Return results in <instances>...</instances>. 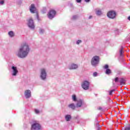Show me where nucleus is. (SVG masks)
I'll use <instances>...</instances> for the list:
<instances>
[{"label":"nucleus","instance_id":"nucleus-1","mask_svg":"<svg viewBox=\"0 0 130 130\" xmlns=\"http://www.w3.org/2000/svg\"><path fill=\"white\" fill-rule=\"evenodd\" d=\"M29 51L30 48H29L28 44H22L19 48L17 55L18 57H20V58H25L29 54Z\"/></svg>","mask_w":130,"mask_h":130},{"label":"nucleus","instance_id":"nucleus-2","mask_svg":"<svg viewBox=\"0 0 130 130\" xmlns=\"http://www.w3.org/2000/svg\"><path fill=\"white\" fill-rule=\"evenodd\" d=\"M91 62L92 66H97L99 63V56H94L92 58Z\"/></svg>","mask_w":130,"mask_h":130},{"label":"nucleus","instance_id":"nucleus-3","mask_svg":"<svg viewBox=\"0 0 130 130\" xmlns=\"http://www.w3.org/2000/svg\"><path fill=\"white\" fill-rule=\"evenodd\" d=\"M41 128V126L39 123H34L31 125V130H40Z\"/></svg>","mask_w":130,"mask_h":130},{"label":"nucleus","instance_id":"nucleus-4","mask_svg":"<svg viewBox=\"0 0 130 130\" xmlns=\"http://www.w3.org/2000/svg\"><path fill=\"white\" fill-rule=\"evenodd\" d=\"M115 16H116V13L114 11H109L107 13V16L110 19H114Z\"/></svg>","mask_w":130,"mask_h":130},{"label":"nucleus","instance_id":"nucleus-5","mask_svg":"<svg viewBox=\"0 0 130 130\" xmlns=\"http://www.w3.org/2000/svg\"><path fill=\"white\" fill-rule=\"evenodd\" d=\"M89 82L85 81L83 82L82 84V87L84 90H88V89H89Z\"/></svg>","mask_w":130,"mask_h":130},{"label":"nucleus","instance_id":"nucleus-6","mask_svg":"<svg viewBox=\"0 0 130 130\" xmlns=\"http://www.w3.org/2000/svg\"><path fill=\"white\" fill-rule=\"evenodd\" d=\"M27 24L29 28H31V29H34L35 26L34 25V22H33V20L32 19L30 18L28 20Z\"/></svg>","mask_w":130,"mask_h":130},{"label":"nucleus","instance_id":"nucleus-7","mask_svg":"<svg viewBox=\"0 0 130 130\" xmlns=\"http://www.w3.org/2000/svg\"><path fill=\"white\" fill-rule=\"evenodd\" d=\"M54 16H55V11L54 10H51L48 14L49 19H52L53 18H54Z\"/></svg>","mask_w":130,"mask_h":130},{"label":"nucleus","instance_id":"nucleus-8","mask_svg":"<svg viewBox=\"0 0 130 130\" xmlns=\"http://www.w3.org/2000/svg\"><path fill=\"white\" fill-rule=\"evenodd\" d=\"M41 77L42 80H44L46 78V72H45V70L44 69L41 70Z\"/></svg>","mask_w":130,"mask_h":130},{"label":"nucleus","instance_id":"nucleus-9","mask_svg":"<svg viewBox=\"0 0 130 130\" xmlns=\"http://www.w3.org/2000/svg\"><path fill=\"white\" fill-rule=\"evenodd\" d=\"M30 11L32 14H34L36 12V8H35V6L34 4H31L29 8Z\"/></svg>","mask_w":130,"mask_h":130},{"label":"nucleus","instance_id":"nucleus-10","mask_svg":"<svg viewBox=\"0 0 130 130\" xmlns=\"http://www.w3.org/2000/svg\"><path fill=\"white\" fill-rule=\"evenodd\" d=\"M24 95L26 98H30V97H31V91H30V90H25Z\"/></svg>","mask_w":130,"mask_h":130},{"label":"nucleus","instance_id":"nucleus-11","mask_svg":"<svg viewBox=\"0 0 130 130\" xmlns=\"http://www.w3.org/2000/svg\"><path fill=\"white\" fill-rule=\"evenodd\" d=\"M13 73L12 74L13 76H16L18 74V70H17V67H12V68Z\"/></svg>","mask_w":130,"mask_h":130},{"label":"nucleus","instance_id":"nucleus-12","mask_svg":"<svg viewBox=\"0 0 130 130\" xmlns=\"http://www.w3.org/2000/svg\"><path fill=\"white\" fill-rule=\"evenodd\" d=\"M70 70H75V69H78V65L76 64H72L69 67Z\"/></svg>","mask_w":130,"mask_h":130},{"label":"nucleus","instance_id":"nucleus-13","mask_svg":"<svg viewBox=\"0 0 130 130\" xmlns=\"http://www.w3.org/2000/svg\"><path fill=\"white\" fill-rule=\"evenodd\" d=\"M82 103H83L82 100H80L79 101H78L77 104V107H81V106H82Z\"/></svg>","mask_w":130,"mask_h":130},{"label":"nucleus","instance_id":"nucleus-14","mask_svg":"<svg viewBox=\"0 0 130 130\" xmlns=\"http://www.w3.org/2000/svg\"><path fill=\"white\" fill-rule=\"evenodd\" d=\"M102 14V12H101V10L97 9H96V14L98 16H100V15H101Z\"/></svg>","mask_w":130,"mask_h":130},{"label":"nucleus","instance_id":"nucleus-15","mask_svg":"<svg viewBox=\"0 0 130 130\" xmlns=\"http://www.w3.org/2000/svg\"><path fill=\"white\" fill-rule=\"evenodd\" d=\"M65 118L67 120V121H70V119H71V115H67L66 116Z\"/></svg>","mask_w":130,"mask_h":130},{"label":"nucleus","instance_id":"nucleus-16","mask_svg":"<svg viewBox=\"0 0 130 130\" xmlns=\"http://www.w3.org/2000/svg\"><path fill=\"white\" fill-rule=\"evenodd\" d=\"M69 107H70V108H72V109H75V106L74 104H71L69 105Z\"/></svg>","mask_w":130,"mask_h":130},{"label":"nucleus","instance_id":"nucleus-17","mask_svg":"<svg viewBox=\"0 0 130 130\" xmlns=\"http://www.w3.org/2000/svg\"><path fill=\"white\" fill-rule=\"evenodd\" d=\"M106 74H107V75H109V74H111V70H110V69H107L106 71Z\"/></svg>","mask_w":130,"mask_h":130},{"label":"nucleus","instance_id":"nucleus-18","mask_svg":"<svg viewBox=\"0 0 130 130\" xmlns=\"http://www.w3.org/2000/svg\"><path fill=\"white\" fill-rule=\"evenodd\" d=\"M9 36H10V37H13V36H14V32L11 31H9L8 33Z\"/></svg>","mask_w":130,"mask_h":130},{"label":"nucleus","instance_id":"nucleus-19","mask_svg":"<svg viewBox=\"0 0 130 130\" xmlns=\"http://www.w3.org/2000/svg\"><path fill=\"white\" fill-rule=\"evenodd\" d=\"M72 99L73 101H77V98L76 96V95H72Z\"/></svg>","mask_w":130,"mask_h":130},{"label":"nucleus","instance_id":"nucleus-20","mask_svg":"<svg viewBox=\"0 0 130 130\" xmlns=\"http://www.w3.org/2000/svg\"><path fill=\"white\" fill-rule=\"evenodd\" d=\"M125 130H130V125L125 128Z\"/></svg>","mask_w":130,"mask_h":130},{"label":"nucleus","instance_id":"nucleus-21","mask_svg":"<svg viewBox=\"0 0 130 130\" xmlns=\"http://www.w3.org/2000/svg\"><path fill=\"white\" fill-rule=\"evenodd\" d=\"M108 68H109V66L108 64H106L105 65L104 67V68L105 69H108Z\"/></svg>","mask_w":130,"mask_h":130},{"label":"nucleus","instance_id":"nucleus-22","mask_svg":"<svg viewBox=\"0 0 130 130\" xmlns=\"http://www.w3.org/2000/svg\"><path fill=\"white\" fill-rule=\"evenodd\" d=\"M5 3V1L4 0H1L0 1V5H3V4H4Z\"/></svg>","mask_w":130,"mask_h":130},{"label":"nucleus","instance_id":"nucleus-23","mask_svg":"<svg viewBox=\"0 0 130 130\" xmlns=\"http://www.w3.org/2000/svg\"><path fill=\"white\" fill-rule=\"evenodd\" d=\"M123 53V51H122V49H121L120 50V55H122V53Z\"/></svg>","mask_w":130,"mask_h":130},{"label":"nucleus","instance_id":"nucleus-24","mask_svg":"<svg viewBox=\"0 0 130 130\" xmlns=\"http://www.w3.org/2000/svg\"><path fill=\"white\" fill-rule=\"evenodd\" d=\"M35 113L37 114L39 113V110H37V109H35Z\"/></svg>","mask_w":130,"mask_h":130},{"label":"nucleus","instance_id":"nucleus-25","mask_svg":"<svg viewBox=\"0 0 130 130\" xmlns=\"http://www.w3.org/2000/svg\"><path fill=\"white\" fill-rule=\"evenodd\" d=\"M81 42H82V41L79 40L77 42V44H80Z\"/></svg>","mask_w":130,"mask_h":130},{"label":"nucleus","instance_id":"nucleus-26","mask_svg":"<svg viewBox=\"0 0 130 130\" xmlns=\"http://www.w3.org/2000/svg\"><path fill=\"white\" fill-rule=\"evenodd\" d=\"M93 77H97V72L93 73Z\"/></svg>","mask_w":130,"mask_h":130},{"label":"nucleus","instance_id":"nucleus-27","mask_svg":"<svg viewBox=\"0 0 130 130\" xmlns=\"http://www.w3.org/2000/svg\"><path fill=\"white\" fill-rule=\"evenodd\" d=\"M114 91V90H112L110 91L109 94L110 95H112V92Z\"/></svg>","mask_w":130,"mask_h":130},{"label":"nucleus","instance_id":"nucleus-28","mask_svg":"<svg viewBox=\"0 0 130 130\" xmlns=\"http://www.w3.org/2000/svg\"><path fill=\"white\" fill-rule=\"evenodd\" d=\"M115 82H118V78H116L115 79Z\"/></svg>","mask_w":130,"mask_h":130},{"label":"nucleus","instance_id":"nucleus-29","mask_svg":"<svg viewBox=\"0 0 130 130\" xmlns=\"http://www.w3.org/2000/svg\"><path fill=\"white\" fill-rule=\"evenodd\" d=\"M40 33H43V32H44V30H43V29H40Z\"/></svg>","mask_w":130,"mask_h":130},{"label":"nucleus","instance_id":"nucleus-30","mask_svg":"<svg viewBox=\"0 0 130 130\" xmlns=\"http://www.w3.org/2000/svg\"><path fill=\"white\" fill-rule=\"evenodd\" d=\"M77 17V16H74L73 17V19H76V18Z\"/></svg>","mask_w":130,"mask_h":130},{"label":"nucleus","instance_id":"nucleus-31","mask_svg":"<svg viewBox=\"0 0 130 130\" xmlns=\"http://www.w3.org/2000/svg\"><path fill=\"white\" fill-rule=\"evenodd\" d=\"M81 0H76L77 3H81Z\"/></svg>","mask_w":130,"mask_h":130},{"label":"nucleus","instance_id":"nucleus-32","mask_svg":"<svg viewBox=\"0 0 130 130\" xmlns=\"http://www.w3.org/2000/svg\"><path fill=\"white\" fill-rule=\"evenodd\" d=\"M85 2H86V3H89V2H90V0H85Z\"/></svg>","mask_w":130,"mask_h":130},{"label":"nucleus","instance_id":"nucleus-33","mask_svg":"<svg viewBox=\"0 0 130 130\" xmlns=\"http://www.w3.org/2000/svg\"><path fill=\"white\" fill-rule=\"evenodd\" d=\"M128 20H129V21H130V16L128 17Z\"/></svg>","mask_w":130,"mask_h":130},{"label":"nucleus","instance_id":"nucleus-34","mask_svg":"<svg viewBox=\"0 0 130 130\" xmlns=\"http://www.w3.org/2000/svg\"><path fill=\"white\" fill-rule=\"evenodd\" d=\"M99 108H100V109H99L100 110L102 109V108H101V107H99Z\"/></svg>","mask_w":130,"mask_h":130},{"label":"nucleus","instance_id":"nucleus-35","mask_svg":"<svg viewBox=\"0 0 130 130\" xmlns=\"http://www.w3.org/2000/svg\"><path fill=\"white\" fill-rule=\"evenodd\" d=\"M91 18H92V16H89V19H91Z\"/></svg>","mask_w":130,"mask_h":130}]
</instances>
